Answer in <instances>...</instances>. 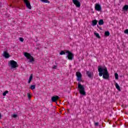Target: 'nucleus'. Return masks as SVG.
Instances as JSON below:
<instances>
[{"instance_id":"nucleus-5","label":"nucleus","mask_w":128,"mask_h":128,"mask_svg":"<svg viewBox=\"0 0 128 128\" xmlns=\"http://www.w3.org/2000/svg\"><path fill=\"white\" fill-rule=\"evenodd\" d=\"M66 54L67 56L66 57L68 58V60H72V58H74V54L68 50L66 51Z\"/></svg>"},{"instance_id":"nucleus-21","label":"nucleus","mask_w":128,"mask_h":128,"mask_svg":"<svg viewBox=\"0 0 128 128\" xmlns=\"http://www.w3.org/2000/svg\"><path fill=\"white\" fill-rule=\"evenodd\" d=\"M42 2H45L46 4H50V2L48 0H40Z\"/></svg>"},{"instance_id":"nucleus-4","label":"nucleus","mask_w":128,"mask_h":128,"mask_svg":"<svg viewBox=\"0 0 128 128\" xmlns=\"http://www.w3.org/2000/svg\"><path fill=\"white\" fill-rule=\"evenodd\" d=\"M78 88L79 92L82 96H86V91H84V87L81 85L80 84H78Z\"/></svg>"},{"instance_id":"nucleus-24","label":"nucleus","mask_w":128,"mask_h":128,"mask_svg":"<svg viewBox=\"0 0 128 128\" xmlns=\"http://www.w3.org/2000/svg\"><path fill=\"white\" fill-rule=\"evenodd\" d=\"M31 90H34L36 88V86L34 85H32L30 86Z\"/></svg>"},{"instance_id":"nucleus-7","label":"nucleus","mask_w":128,"mask_h":128,"mask_svg":"<svg viewBox=\"0 0 128 128\" xmlns=\"http://www.w3.org/2000/svg\"><path fill=\"white\" fill-rule=\"evenodd\" d=\"M95 10H97V12H101L102 11V6L99 4H95Z\"/></svg>"},{"instance_id":"nucleus-8","label":"nucleus","mask_w":128,"mask_h":128,"mask_svg":"<svg viewBox=\"0 0 128 128\" xmlns=\"http://www.w3.org/2000/svg\"><path fill=\"white\" fill-rule=\"evenodd\" d=\"M76 76L77 77V80L78 82H82V73L80 72H77L76 73Z\"/></svg>"},{"instance_id":"nucleus-26","label":"nucleus","mask_w":128,"mask_h":128,"mask_svg":"<svg viewBox=\"0 0 128 128\" xmlns=\"http://www.w3.org/2000/svg\"><path fill=\"white\" fill-rule=\"evenodd\" d=\"M12 118H16V116H18V114H13L12 116Z\"/></svg>"},{"instance_id":"nucleus-1","label":"nucleus","mask_w":128,"mask_h":128,"mask_svg":"<svg viewBox=\"0 0 128 128\" xmlns=\"http://www.w3.org/2000/svg\"><path fill=\"white\" fill-rule=\"evenodd\" d=\"M98 72H99V76H102L104 80H108L110 78V73H108L106 67L104 66H98Z\"/></svg>"},{"instance_id":"nucleus-28","label":"nucleus","mask_w":128,"mask_h":128,"mask_svg":"<svg viewBox=\"0 0 128 128\" xmlns=\"http://www.w3.org/2000/svg\"><path fill=\"white\" fill-rule=\"evenodd\" d=\"M19 40H20V42H24V39L22 38H19Z\"/></svg>"},{"instance_id":"nucleus-25","label":"nucleus","mask_w":128,"mask_h":128,"mask_svg":"<svg viewBox=\"0 0 128 128\" xmlns=\"http://www.w3.org/2000/svg\"><path fill=\"white\" fill-rule=\"evenodd\" d=\"M27 96H28V98L29 100H30V98H32V96H30V94L28 93Z\"/></svg>"},{"instance_id":"nucleus-22","label":"nucleus","mask_w":128,"mask_h":128,"mask_svg":"<svg viewBox=\"0 0 128 128\" xmlns=\"http://www.w3.org/2000/svg\"><path fill=\"white\" fill-rule=\"evenodd\" d=\"M114 76H115L116 80H118V73L114 74Z\"/></svg>"},{"instance_id":"nucleus-16","label":"nucleus","mask_w":128,"mask_h":128,"mask_svg":"<svg viewBox=\"0 0 128 128\" xmlns=\"http://www.w3.org/2000/svg\"><path fill=\"white\" fill-rule=\"evenodd\" d=\"M32 74H31L28 80V84H30V82H32Z\"/></svg>"},{"instance_id":"nucleus-6","label":"nucleus","mask_w":128,"mask_h":128,"mask_svg":"<svg viewBox=\"0 0 128 128\" xmlns=\"http://www.w3.org/2000/svg\"><path fill=\"white\" fill-rule=\"evenodd\" d=\"M24 3L25 4L28 10H32V6L30 5V2L28 0H24Z\"/></svg>"},{"instance_id":"nucleus-17","label":"nucleus","mask_w":128,"mask_h":128,"mask_svg":"<svg viewBox=\"0 0 128 128\" xmlns=\"http://www.w3.org/2000/svg\"><path fill=\"white\" fill-rule=\"evenodd\" d=\"M104 24V20H100L98 22V25L99 26H102Z\"/></svg>"},{"instance_id":"nucleus-15","label":"nucleus","mask_w":128,"mask_h":128,"mask_svg":"<svg viewBox=\"0 0 128 128\" xmlns=\"http://www.w3.org/2000/svg\"><path fill=\"white\" fill-rule=\"evenodd\" d=\"M115 86H116V88H117L118 90L120 92V86L118 84V83H116Z\"/></svg>"},{"instance_id":"nucleus-31","label":"nucleus","mask_w":128,"mask_h":128,"mask_svg":"<svg viewBox=\"0 0 128 128\" xmlns=\"http://www.w3.org/2000/svg\"><path fill=\"white\" fill-rule=\"evenodd\" d=\"M0 118H2V114L0 113Z\"/></svg>"},{"instance_id":"nucleus-20","label":"nucleus","mask_w":128,"mask_h":128,"mask_svg":"<svg viewBox=\"0 0 128 128\" xmlns=\"http://www.w3.org/2000/svg\"><path fill=\"white\" fill-rule=\"evenodd\" d=\"M110 32L108 31H106L104 32V35L106 36H110Z\"/></svg>"},{"instance_id":"nucleus-30","label":"nucleus","mask_w":128,"mask_h":128,"mask_svg":"<svg viewBox=\"0 0 128 128\" xmlns=\"http://www.w3.org/2000/svg\"><path fill=\"white\" fill-rule=\"evenodd\" d=\"M94 124L95 126H98V122H96Z\"/></svg>"},{"instance_id":"nucleus-19","label":"nucleus","mask_w":128,"mask_h":128,"mask_svg":"<svg viewBox=\"0 0 128 128\" xmlns=\"http://www.w3.org/2000/svg\"><path fill=\"white\" fill-rule=\"evenodd\" d=\"M128 10V5H125L124 7H123V10Z\"/></svg>"},{"instance_id":"nucleus-18","label":"nucleus","mask_w":128,"mask_h":128,"mask_svg":"<svg viewBox=\"0 0 128 128\" xmlns=\"http://www.w3.org/2000/svg\"><path fill=\"white\" fill-rule=\"evenodd\" d=\"M94 34L98 38H100V34H98V33H97L96 32H94Z\"/></svg>"},{"instance_id":"nucleus-3","label":"nucleus","mask_w":128,"mask_h":128,"mask_svg":"<svg viewBox=\"0 0 128 128\" xmlns=\"http://www.w3.org/2000/svg\"><path fill=\"white\" fill-rule=\"evenodd\" d=\"M24 56L26 58L27 60H29V62H34V57L30 55L28 52H24Z\"/></svg>"},{"instance_id":"nucleus-27","label":"nucleus","mask_w":128,"mask_h":128,"mask_svg":"<svg viewBox=\"0 0 128 128\" xmlns=\"http://www.w3.org/2000/svg\"><path fill=\"white\" fill-rule=\"evenodd\" d=\"M124 34H128V30H126L124 31Z\"/></svg>"},{"instance_id":"nucleus-13","label":"nucleus","mask_w":128,"mask_h":128,"mask_svg":"<svg viewBox=\"0 0 128 128\" xmlns=\"http://www.w3.org/2000/svg\"><path fill=\"white\" fill-rule=\"evenodd\" d=\"M97 24H98V20H93L92 21V26H96Z\"/></svg>"},{"instance_id":"nucleus-23","label":"nucleus","mask_w":128,"mask_h":128,"mask_svg":"<svg viewBox=\"0 0 128 128\" xmlns=\"http://www.w3.org/2000/svg\"><path fill=\"white\" fill-rule=\"evenodd\" d=\"M6 94H8V90L5 91V92L2 94V96H6Z\"/></svg>"},{"instance_id":"nucleus-14","label":"nucleus","mask_w":128,"mask_h":128,"mask_svg":"<svg viewBox=\"0 0 128 128\" xmlns=\"http://www.w3.org/2000/svg\"><path fill=\"white\" fill-rule=\"evenodd\" d=\"M66 52H68V50H66V51L62 50V51L60 52V56H63V54H66Z\"/></svg>"},{"instance_id":"nucleus-9","label":"nucleus","mask_w":128,"mask_h":128,"mask_svg":"<svg viewBox=\"0 0 128 128\" xmlns=\"http://www.w3.org/2000/svg\"><path fill=\"white\" fill-rule=\"evenodd\" d=\"M72 2L76 8H80V2H78V0H72Z\"/></svg>"},{"instance_id":"nucleus-12","label":"nucleus","mask_w":128,"mask_h":128,"mask_svg":"<svg viewBox=\"0 0 128 128\" xmlns=\"http://www.w3.org/2000/svg\"><path fill=\"white\" fill-rule=\"evenodd\" d=\"M87 76H88V78H92V76H94V73L92 72H86Z\"/></svg>"},{"instance_id":"nucleus-29","label":"nucleus","mask_w":128,"mask_h":128,"mask_svg":"<svg viewBox=\"0 0 128 128\" xmlns=\"http://www.w3.org/2000/svg\"><path fill=\"white\" fill-rule=\"evenodd\" d=\"M56 68H57L56 66H53L52 68H54V70H56Z\"/></svg>"},{"instance_id":"nucleus-10","label":"nucleus","mask_w":128,"mask_h":128,"mask_svg":"<svg viewBox=\"0 0 128 128\" xmlns=\"http://www.w3.org/2000/svg\"><path fill=\"white\" fill-rule=\"evenodd\" d=\"M3 56L6 58H10V54L7 52H3Z\"/></svg>"},{"instance_id":"nucleus-11","label":"nucleus","mask_w":128,"mask_h":128,"mask_svg":"<svg viewBox=\"0 0 128 128\" xmlns=\"http://www.w3.org/2000/svg\"><path fill=\"white\" fill-rule=\"evenodd\" d=\"M58 98H60V97H58V96H56L52 98V100L53 102H56Z\"/></svg>"},{"instance_id":"nucleus-2","label":"nucleus","mask_w":128,"mask_h":128,"mask_svg":"<svg viewBox=\"0 0 128 128\" xmlns=\"http://www.w3.org/2000/svg\"><path fill=\"white\" fill-rule=\"evenodd\" d=\"M8 65L10 68L12 69L16 68L18 66V62L14 60H10L8 62Z\"/></svg>"}]
</instances>
